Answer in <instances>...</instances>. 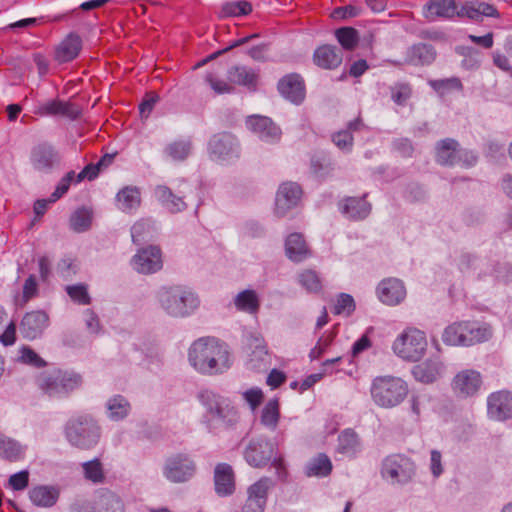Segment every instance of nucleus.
<instances>
[{
    "instance_id": "1",
    "label": "nucleus",
    "mask_w": 512,
    "mask_h": 512,
    "mask_svg": "<svg viewBox=\"0 0 512 512\" xmlns=\"http://www.w3.org/2000/svg\"><path fill=\"white\" fill-rule=\"evenodd\" d=\"M197 398L204 407L203 423L209 432L220 434L236 429L241 416L228 397L212 389H203Z\"/></svg>"
},
{
    "instance_id": "2",
    "label": "nucleus",
    "mask_w": 512,
    "mask_h": 512,
    "mask_svg": "<svg viewBox=\"0 0 512 512\" xmlns=\"http://www.w3.org/2000/svg\"><path fill=\"white\" fill-rule=\"evenodd\" d=\"M190 365L200 374L218 375L230 366L227 346L214 337H202L192 343L188 351Z\"/></svg>"
},
{
    "instance_id": "3",
    "label": "nucleus",
    "mask_w": 512,
    "mask_h": 512,
    "mask_svg": "<svg viewBox=\"0 0 512 512\" xmlns=\"http://www.w3.org/2000/svg\"><path fill=\"white\" fill-rule=\"evenodd\" d=\"M489 324L478 321H457L448 325L442 333V341L449 346H472L492 337Z\"/></svg>"
},
{
    "instance_id": "4",
    "label": "nucleus",
    "mask_w": 512,
    "mask_h": 512,
    "mask_svg": "<svg viewBox=\"0 0 512 512\" xmlns=\"http://www.w3.org/2000/svg\"><path fill=\"white\" fill-rule=\"evenodd\" d=\"M157 297L162 309L173 317H186L199 306L196 294L182 286L163 287Z\"/></svg>"
},
{
    "instance_id": "5",
    "label": "nucleus",
    "mask_w": 512,
    "mask_h": 512,
    "mask_svg": "<svg viewBox=\"0 0 512 512\" xmlns=\"http://www.w3.org/2000/svg\"><path fill=\"white\" fill-rule=\"evenodd\" d=\"M407 383L394 376H378L371 384L370 394L374 403L382 408H394L408 395Z\"/></svg>"
},
{
    "instance_id": "6",
    "label": "nucleus",
    "mask_w": 512,
    "mask_h": 512,
    "mask_svg": "<svg viewBox=\"0 0 512 512\" xmlns=\"http://www.w3.org/2000/svg\"><path fill=\"white\" fill-rule=\"evenodd\" d=\"M65 436L72 446L88 450L98 444L101 429L90 415H78L66 423Z\"/></svg>"
},
{
    "instance_id": "7",
    "label": "nucleus",
    "mask_w": 512,
    "mask_h": 512,
    "mask_svg": "<svg viewBox=\"0 0 512 512\" xmlns=\"http://www.w3.org/2000/svg\"><path fill=\"white\" fill-rule=\"evenodd\" d=\"M392 348L404 360L419 361L427 348L425 333L416 328H408L396 338Z\"/></svg>"
},
{
    "instance_id": "8",
    "label": "nucleus",
    "mask_w": 512,
    "mask_h": 512,
    "mask_svg": "<svg viewBox=\"0 0 512 512\" xmlns=\"http://www.w3.org/2000/svg\"><path fill=\"white\" fill-rule=\"evenodd\" d=\"M81 377L75 373L54 370L42 373L37 380L39 388L50 397H60L81 385Z\"/></svg>"
},
{
    "instance_id": "9",
    "label": "nucleus",
    "mask_w": 512,
    "mask_h": 512,
    "mask_svg": "<svg viewBox=\"0 0 512 512\" xmlns=\"http://www.w3.org/2000/svg\"><path fill=\"white\" fill-rule=\"evenodd\" d=\"M381 474L393 484H405L415 475V464L402 454L389 455L383 460Z\"/></svg>"
},
{
    "instance_id": "10",
    "label": "nucleus",
    "mask_w": 512,
    "mask_h": 512,
    "mask_svg": "<svg viewBox=\"0 0 512 512\" xmlns=\"http://www.w3.org/2000/svg\"><path fill=\"white\" fill-rule=\"evenodd\" d=\"M482 385V375L474 369H463L457 372L450 384L454 396L459 400H467L477 396Z\"/></svg>"
},
{
    "instance_id": "11",
    "label": "nucleus",
    "mask_w": 512,
    "mask_h": 512,
    "mask_svg": "<svg viewBox=\"0 0 512 512\" xmlns=\"http://www.w3.org/2000/svg\"><path fill=\"white\" fill-rule=\"evenodd\" d=\"M30 162L36 171L48 173L60 165L61 155L52 144L43 142L31 149Z\"/></svg>"
},
{
    "instance_id": "12",
    "label": "nucleus",
    "mask_w": 512,
    "mask_h": 512,
    "mask_svg": "<svg viewBox=\"0 0 512 512\" xmlns=\"http://www.w3.org/2000/svg\"><path fill=\"white\" fill-rule=\"evenodd\" d=\"M239 144L234 135L220 133L209 141V154L212 160L228 161L239 157Z\"/></svg>"
},
{
    "instance_id": "13",
    "label": "nucleus",
    "mask_w": 512,
    "mask_h": 512,
    "mask_svg": "<svg viewBox=\"0 0 512 512\" xmlns=\"http://www.w3.org/2000/svg\"><path fill=\"white\" fill-rule=\"evenodd\" d=\"M195 463L184 454H177L167 459L164 466V476L171 482L188 481L195 473Z\"/></svg>"
},
{
    "instance_id": "14",
    "label": "nucleus",
    "mask_w": 512,
    "mask_h": 512,
    "mask_svg": "<svg viewBox=\"0 0 512 512\" xmlns=\"http://www.w3.org/2000/svg\"><path fill=\"white\" fill-rule=\"evenodd\" d=\"M273 482L268 477H263L252 484L247 490V500L241 512H264L267 503L268 491Z\"/></svg>"
},
{
    "instance_id": "15",
    "label": "nucleus",
    "mask_w": 512,
    "mask_h": 512,
    "mask_svg": "<svg viewBox=\"0 0 512 512\" xmlns=\"http://www.w3.org/2000/svg\"><path fill=\"white\" fill-rule=\"evenodd\" d=\"M274 456V447L264 438L252 439L245 449L244 457L253 467L266 466Z\"/></svg>"
},
{
    "instance_id": "16",
    "label": "nucleus",
    "mask_w": 512,
    "mask_h": 512,
    "mask_svg": "<svg viewBox=\"0 0 512 512\" xmlns=\"http://www.w3.org/2000/svg\"><path fill=\"white\" fill-rule=\"evenodd\" d=\"M132 265L137 272L142 274L159 271L163 266L161 250L157 246L140 249L132 258Z\"/></svg>"
},
{
    "instance_id": "17",
    "label": "nucleus",
    "mask_w": 512,
    "mask_h": 512,
    "mask_svg": "<svg viewBox=\"0 0 512 512\" xmlns=\"http://www.w3.org/2000/svg\"><path fill=\"white\" fill-rule=\"evenodd\" d=\"M302 195L301 187L295 182H285L279 186L275 201V213L283 217L297 206Z\"/></svg>"
},
{
    "instance_id": "18",
    "label": "nucleus",
    "mask_w": 512,
    "mask_h": 512,
    "mask_svg": "<svg viewBox=\"0 0 512 512\" xmlns=\"http://www.w3.org/2000/svg\"><path fill=\"white\" fill-rule=\"evenodd\" d=\"M248 129L256 134L261 140L268 143H275L281 138V129L266 116L252 115L246 120Z\"/></svg>"
},
{
    "instance_id": "19",
    "label": "nucleus",
    "mask_w": 512,
    "mask_h": 512,
    "mask_svg": "<svg viewBox=\"0 0 512 512\" xmlns=\"http://www.w3.org/2000/svg\"><path fill=\"white\" fill-rule=\"evenodd\" d=\"M488 416L497 421L512 417V393L501 390L491 393L487 398Z\"/></svg>"
},
{
    "instance_id": "20",
    "label": "nucleus",
    "mask_w": 512,
    "mask_h": 512,
    "mask_svg": "<svg viewBox=\"0 0 512 512\" xmlns=\"http://www.w3.org/2000/svg\"><path fill=\"white\" fill-rule=\"evenodd\" d=\"M49 325V316L42 310L28 312L20 323V333L26 339L39 337Z\"/></svg>"
},
{
    "instance_id": "21",
    "label": "nucleus",
    "mask_w": 512,
    "mask_h": 512,
    "mask_svg": "<svg viewBox=\"0 0 512 512\" xmlns=\"http://www.w3.org/2000/svg\"><path fill=\"white\" fill-rule=\"evenodd\" d=\"M227 79L233 86H244L250 91H255L260 79V70L245 65H233L227 70Z\"/></svg>"
},
{
    "instance_id": "22",
    "label": "nucleus",
    "mask_w": 512,
    "mask_h": 512,
    "mask_svg": "<svg viewBox=\"0 0 512 512\" xmlns=\"http://www.w3.org/2000/svg\"><path fill=\"white\" fill-rule=\"evenodd\" d=\"M377 293L380 301L389 306L401 303L406 297L405 286L397 278H388L381 281Z\"/></svg>"
},
{
    "instance_id": "23",
    "label": "nucleus",
    "mask_w": 512,
    "mask_h": 512,
    "mask_svg": "<svg viewBox=\"0 0 512 512\" xmlns=\"http://www.w3.org/2000/svg\"><path fill=\"white\" fill-rule=\"evenodd\" d=\"M36 114L41 116L61 115L71 120H76L80 116L81 110L71 102L55 99L41 104L36 110Z\"/></svg>"
},
{
    "instance_id": "24",
    "label": "nucleus",
    "mask_w": 512,
    "mask_h": 512,
    "mask_svg": "<svg viewBox=\"0 0 512 512\" xmlns=\"http://www.w3.org/2000/svg\"><path fill=\"white\" fill-rule=\"evenodd\" d=\"M280 94L293 103L299 104L305 97V86L300 75L289 74L278 83Z\"/></svg>"
},
{
    "instance_id": "25",
    "label": "nucleus",
    "mask_w": 512,
    "mask_h": 512,
    "mask_svg": "<svg viewBox=\"0 0 512 512\" xmlns=\"http://www.w3.org/2000/svg\"><path fill=\"white\" fill-rule=\"evenodd\" d=\"M423 15L427 20L433 21L436 18L459 16V10L454 0H430L423 7Z\"/></svg>"
},
{
    "instance_id": "26",
    "label": "nucleus",
    "mask_w": 512,
    "mask_h": 512,
    "mask_svg": "<svg viewBox=\"0 0 512 512\" xmlns=\"http://www.w3.org/2000/svg\"><path fill=\"white\" fill-rule=\"evenodd\" d=\"M436 55L432 45L417 43L407 49L404 62L412 66L430 65L435 61Z\"/></svg>"
},
{
    "instance_id": "27",
    "label": "nucleus",
    "mask_w": 512,
    "mask_h": 512,
    "mask_svg": "<svg viewBox=\"0 0 512 512\" xmlns=\"http://www.w3.org/2000/svg\"><path fill=\"white\" fill-rule=\"evenodd\" d=\"M313 60L318 67L333 70L341 65L343 54L336 46L326 44L315 50Z\"/></svg>"
},
{
    "instance_id": "28",
    "label": "nucleus",
    "mask_w": 512,
    "mask_h": 512,
    "mask_svg": "<svg viewBox=\"0 0 512 512\" xmlns=\"http://www.w3.org/2000/svg\"><path fill=\"white\" fill-rule=\"evenodd\" d=\"M444 365L438 359H428L413 368V376L417 381L432 383L443 373Z\"/></svg>"
},
{
    "instance_id": "29",
    "label": "nucleus",
    "mask_w": 512,
    "mask_h": 512,
    "mask_svg": "<svg viewBox=\"0 0 512 512\" xmlns=\"http://www.w3.org/2000/svg\"><path fill=\"white\" fill-rule=\"evenodd\" d=\"M339 206L342 214L353 220L364 219L371 211V205L364 197H347L339 204Z\"/></svg>"
},
{
    "instance_id": "30",
    "label": "nucleus",
    "mask_w": 512,
    "mask_h": 512,
    "mask_svg": "<svg viewBox=\"0 0 512 512\" xmlns=\"http://www.w3.org/2000/svg\"><path fill=\"white\" fill-rule=\"evenodd\" d=\"M215 490L219 495H230L235 490L234 473L228 464H218L215 468Z\"/></svg>"
},
{
    "instance_id": "31",
    "label": "nucleus",
    "mask_w": 512,
    "mask_h": 512,
    "mask_svg": "<svg viewBox=\"0 0 512 512\" xmlns=\"http://www.w3.org/2000/svg\"><path fill=\"white\" fill-rule=\"evenodd\" d=\"M82 47V40L79 35L70 33L57 47L56 59L61 63L75 59Z\"/></svg>"
},
{
    "instance_id": "32",
    "label": "nucleus",
    "mask_w": 512,
    "mask_h": 512,
    "mask_svg": "<svg viewBox=\"0 0 512 512\" xmlns=\"http://www.w3.org/2000/svg\"><path fill=\"white\" fill-rule=\"evenodd\" d=\"M483 16L498 17L499 14L493 5L479 1L467 2L459 10V17L480 20Z\"/></svg>"
},
{
    "instance_id": "33",
    "label": "nucleus",
    "mask_w": 512,
    "mask_h": 512,
    "mask_svg": "<svg viewBox=\"0 0 512 512\" xmlns=\"http://www.w3.org/2000/svg\"><path fill=\"white\" fill-rule=\"evenodd\" d=\"M285 251L288 258L294 262L303 261L310 254L309 248L300 233H292L287 237Z\"/></svg>"
},
{
    "instance_id": "34",
    "label": "nucleus",
    "mask_w": 512,
    "mask_h": 512,
    "mask_svg": "<svg viewBox=\"0 0 512 512\" xmlns=\"http://www.w3.org/2000/svg\"><path fill=\"white\" fill-rule=\"evenodd\" d=\"M154 195L162 206L171 213H177L186 208V204L182 198L176 196L167 186H157L154 190Z\"/></svg>"
},
{
    "instance_id": "35",
    "label": "nucleus",
    "mask_w": 512,
    "mask_h": 512,
    "mask_svg": "<svg viewBox=\"0 0 512 512\" xmlns=\"http://www.w3.org/2000/svg\"><path fill=\"white\" fill-rule=\"evenodd\" d=\"M116 200L120 210L130 212L141 204L140 190L133 186L124 187L117 193Z\"/></svg>"
},
{
    "instance_id": "36",
    "label": "nucleus",
    "mask_w": 512,
    "mask_h": 512,
    "mask_svg": "<svg viewBox=\"0 0 512 512\" xmlns=\"http://www.w3.org/2000/svg\"><path fill=\"white\" fill-rule=\"evenodd\" d=\"M58 496V490L49 486H36L29 492V497L32 503L40 507L53 506L56 503Z\"/></svg>"
},
{
    "instance_id": "37",
    "label": "nucleus",
    "mask_w": 512,
    "mask_h": 512,
    "mask_svg": "<svg viewBox=\"0 0 512 512\" xmlns=\"http://www.w3.org/2000/svg\"><path fill=\"white\" fill-rule=\"evenodd\" d=\"M235 307L248 314H257L260 309V300L254 290H243L234 298Z\"/></svg>"
},
{
    "instance_id": "38",
    "label": "nucleus",
    "mask_w": 512,
    "mask_h": 512,
    "mask_svg": "<svg viewBox=\"0 0 512 512\" xmlns=\"http://www.w3.org/2000/svg\"><path fill=\"white\" fill-rule=\"evenodd\" d=\"M332 471V463L325 454H318L305 466V474L308 477H326Z\"/></svg>"
},
{
    "instance_id": "39",
    "label": "nucleus",
    "mask_w": 512,
    "mask_h": 512,
    "mask_svg": "<svg viewBox=\"0 0 512 512\" xmlns=\"http://www.w3.org/2000/svg\"><path fill=\"white\" fill-rule=\"evenodd\" d=\"M0 456L9 462H16L23 458L24 448L17 441L0 433Z\"/></svg>"
},
{
    "instance_id": "40",
    "label": "nucleus",
    "mask_w": 512,
    "mask_h": 512,
    "mask_svg": "<svg viewBox=\"0 0 512 512\" xmlns=\"http://www.w3.org/2000/svg\"><path fill=\"white\" fill-rule=\"evenodd\" d=\"M362 125L360 119H356L348 123L347 129L338 131L332 135L333 143L341 150L350 152L353 147L352 131H356Z\"/></svg>"
},
{
    "instance_id": "41",
    "label": "nucleus",
    "mask_w": 512,
    "mask_h": 512,
    "mask_svg": "<svg viewBox=\"0 0 512 512\" xmlns=\"http://www.w3.org/2000/svg\"><path fill=\"white\" fill-rule=\"evenodd\" d=\"M458 143L453 139H445L438 143L436 158L442 165H453L457 163Z\"/></svg>"
},
{
    "instance_id": "42",
    "label": "nucleus",
    "mask_w": 512,
    "mask_h": 512,
    "mask_svg": "<svg viewBox=\"0 0 512 512\" xmlns=\"http://www.w3.org/2000/svg\"><path fill=\"white\" fill-rule=\"evenodd\" d=\"M280 419V407L278 399H271L264 406L260 421L268 429L274 431Z\"/></svg>"
},
{
    "instance_id": "43",
    "label": "nucleus",
    "mask_w": 512,
    "mask_h": 512,
    "mask_svg": "<svg viewBox=\"0 0 512 512\" xmlns=\"http://www.w3.org/2000/svg\"><path fill=\"white\" fill-rule=\"evenodd\" d=\"M96 512H124V505L116 494L106 492L99 497Z\"/></svg>"
},
{
    "instance_id": "44",
    "label": "nucleus",
    "mask_w": 512,
    "mask_h": 512,
    "mask_svg": "<svg viewBox=\"0 0 512 512\" xmlns=\"http://www.w3.org/2000/svg\"><path fill=\"white\" fill-rule=\"evenodd\" d=\"M107 410L111 419L120 420L128 415L130 404L123 396L118 395L108 400Z\"/></svg>"
},
{
    "instance_id": "45",
    "label": "nucleus",
    "mask_w": 512,
    "mask_h": 512,
    "mask_svg": "<svg viewBox=\"0 0 512 512\" xmlns=\"http://www.w3.org/2000/svg\"><path fill=\"white\" fill-rule=\"evenodd\" d=\"M192 151V142L189 139L178 140L170 143L165 148V153L176 161L185 160Z\"/></svg>"
},
{
    "instance_id": "46",
    "label": "nucleus",
    "mask_w": 512,
    "mask_h": 512,
    "mask_svg": "<svg viewBox=\"0 0 512 512\" xmlns=\"http://www.w3.org/2000/svg\"><path fill=\"white\" fill-rule=\"evenodd\" d=\"M335 37L343 49L351 51L359 42L358 31L353 27H341L335 30Z\"/></svg>"
},
{
    "instance_id": "47",
    "label": "nucleus",
    "mask_w": 512,
    "mask_h": 512,
    "mask_svg": "<svg viewBox=\"0 0 512 512\" xmlns=\"http://www.w3.org/2000/svg\"><path fill=\"white\" fill-rule=\"evenodd\" d=\"M83 474L86 480L95 484L103 483L105 480V472L102 463L95 458L91 461L82 463Z\"/></svg>"
},
{
    "instance_id": "48",
    "label": "nucleus",
    "mask_w": 512,
    "mask_h": 512,
    "mask_svg": "<svg viewBox=\"0 0 512 512\" xmlns=\"http://www.w3.org/2000/svg\"><path fill=\"white\" fill-rule=\"evenodd\" d=\"M252 11V5L245 0L226 2L222 5L221 17H239L248 15Z\"/></svg>"
},
{
    "instance_id": "49",
    "label": "nucleus",
    "mask_w": 512,
    "mask_h": 512,
    "mask_svg": "<svg viewBox=\"0 0 512 512\" xmlns=\"http://www.w3.org/2000/svg\"><path fill=\"white\" fill-rule=\"evenodd\" d=\"M456 52L463 57V68L474 70L480 67L482 55L477 49L469 46H459L456 48Z\"/></svg>"
},
{
    "instance_id": "50",
    "label": "nucleus",
    "mask_w": 512,
    "mask_h": 512,
    "mask_svg": "<svg viewBox=\"0 0 512 512\" xmlns=\"http://www.w3.org/2000/svg\"><path fill=\"white\" fill-rule=\"evenodd\" d=\"M38 294V284L36 277L30 275L24 282L23 291L21 295L15 297V305L18 308H24L26 304Z\"/></svg>"
},
{
    "instance_id": "51",
    "label": "nucleus",
    "mask_w": 512,
    "mask_h": 512,
    "mask_svg": "<svg viewBox=\"0 0 512 512\" xmlns=\"http://www.w3.org/2000/svg\"><path fill=\"white\" fill-rule=\"evenodd\" d=\"M299 284L309 293H318L322 289V282L314 270H304L298 275Z\"/></svg>"
},
{
    "instance_id": "52",
    "label": "nucleus",
    "mask_w": 512,
    "mask_h": 512,
    "mask_svg": "<svg viewBox=\"0 0 512 512\" xmlns=\"http://www.w3.org/2000/svg\"><path fill=\"white\" fill-rule=\"evenodd\" d=\"M92 214L86 208L77 209L70 218V226L75 232H84L91 226Z\"/></svg>"
},
{
    "instance_id": "53",
    "label": "nucleus",
    "mask_w": 512,
    "mask_h": 512,
    "mask_svg": "<svg viewBox=\"0 0 512 512\" xmlns=\"http://www.w3.org/2000/svg\"><path fill=\"white\" fill-rule=\"evenodd\" d=\"M153 230V223L149 219H141L131 227V237L134 243L138 244L146 240Z\"/></svg>"
},
{
    "instance_id": "54",
    "label": "nucleus",
    "mask_w": 512,
    "mask_h": 512,
    "mask_svg": "<svg viewBox=\"0 0 512 512\" xmlns=\"http://www.w3.org/2000/svg\"><path fill=\"white\" fill-rule=\"evenodd\" d=\"M205 80L216 94H231L235 91V87L228 79L225 81L213 74H207Z\"/></svg>"
},
{
    "instance_id": "55",
    "label": "nucleus",
    "mask_w": 512,
    "mask_h": 512,
    "mask_svg": "<svg viewBox=\"0 0 512 512\" xmlns=\"http://www.w3.org/2000/svg\"><path fill=\"white\" fill-rule=\"evenodd\" d=\"M358 444L357 434L350 429L343 431L339 435L338 450L342 453L353 452Z\"/></svg>"
},
{
    "instance_id": "56",
    "label": "nucleus",
    "mask_w": 512,
    "mask_h": 512,
    "mask_svg": "<svg viewBox=\"0 0 512 512\" xmlns=\"http://www.w3.org/2000/svg\"><path fill=\"white\" fill-rule=\"evenodd\" d=\"M391 98L398 105H404L411 97L412 89L407 83H396L390 88Z\"/></svg>"
},
{
    "instance_id": "57",
    "label": "nucleus",
    "mask_w": 512,
    "mask_h": 512,
    "mask_svg": "<svg viewBox=\"0 0 512 512\" xmlns=\"http://www.w3.org/2000/svg\"><path fill=\"white\" fill-rule=\"evenodd\" d=\"M66 292L70 298L78 304L88 305L90 303L87 287L83 284L67 286Z\"/></svg>"
},
{
    "instance_id": "58",
    "label": "nucleus",
    "mask_w": 512,
    "mask_h": 512,
    "mask_svg": "<svg viewBox=\"0 0 512 512\" xmlns=\"http://www.w3.org/2000/svg\"><path fill=\"white\" fill-rule=\"evenodd\" d=\"M76 181V174L74 171L68 172L58 183L54 192L50 196V202H55L67 193L72 181Z\"/></svg>"
},
{
    "instance_id": "59",
    "label": "nucleus",
    "mask_w": 512,
    "mask_h": 512,
    "mask_svg": "<svg viewBox=\"0 0 512 512\" xmlns=\"http://www.w3.org/2000/svg\"><path fill=\"white\" fill-rule=\"evenodd\" d=\"M76 181V174L74 171L68 172L58 183L54 192L50 196V202H55L67 193L72 181Z\"/></svg>"
},
{
    "instance_id": "60",
    "label": "nucleus",
    "mask_w": 512,
    "mask_h": 512,
    "mask_svg": "<svg viewBox=\"0 0 512 512\" xmlns=\"http://www.w3.org/2000/svg\"><path fill=\"white\" fill-rule=\"evenodd\" d=\"M355 310L354 299L351 295L341 293L337 299V303L334 306L335 314H346L350 315Z\"/></svg>"
},
{
    "instance_id": "61",
    "label": "nucleus",
    "mask_w": 512,
    "mask_h": 512,
    "mask_svg": "<svg viewBox=\"0 0 512 512\" xmlns=\"http://www.w3.org/2000/svg\"><path fill=\"white\" fill-rule=\"evenodd\" d=\"M361 11V7L349 4L335 8L331 13V17L336 20H345L359 16Z\"/></svg>"
},
{
    "instance_id": "62",
    "label": "nucleus",
    "mask_w": 512,
    "mask_h": 512,
    "mask_svg": "<svg viewBox=\"0 0 512 512\" xmlns=\"http://www.w3.org/2000/svg\"><path fill=\"white\" fill-rule=\"evenodd\" d=\"M241 395L253 411L262 403L264 399V394L258 387L250 388L242 392Z\"/></svg>"
},
{
    "instance_id": "63",
    "label": "nucleus",
    "mask_w": 512,
    "mask_h": 512,
    "mask_svg": "<svg viewBox=\"0 0 512 512\" xmlns=\"http://www.w3.org/2000/svg\"><path fill=\"white\" fill-rule=\"evenodd\" d=\"M21 360L23 363L32 365L37 368L44 367L46 362L30 347L24 346L21 348Z\"/></svg>"
},
{
    "instance_id": "64",
    "label": "nucleus",
    "mask_w": 512,
    "mask_h": 512,
    "mask_svg": "<svg viewBox=\"0 0 512 512\" xmlns=\"http://www.w3.org/2000/svg\"><path fill=\"white\" fill-rule=\"evenodd\" d=\"M29 484V472L27 470H22L18 473H15L9 478V486L13 490H24L27 488Z\"/></svg>"
}]
</instances>
